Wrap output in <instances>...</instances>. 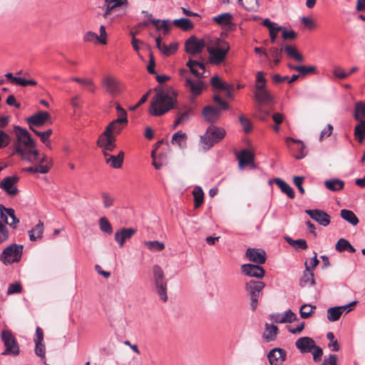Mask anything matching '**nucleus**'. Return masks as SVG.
Listing matches in <instances>:
<instances>
[{"label": "nucleus", "instance_id": "obj_1", "mask_svg": "<svg viewBox=\"0 0 365 365\" xmlns=\"http://www.w3.org/2000/svg\"><path fill=\"white\" fill-rule=\"evenodd\" d=\"M16 135V142L14 144L15 149L12 155L17 154L22 160L34 163L37 160L38 151L35 149L36 143L30 133L26 128L19 125L14 127Z\"/></svg>", "mask_w": 365, "mask_h": 365}, {"label": "nucleus", "instance_id": "obj_2", "mask_svg": "<svg viewBox=\"0 0 365 365\" xmlns=\"http://www.w3.org/2000/svg\"><path fill=\"white\" fill-rule=\"evenodd\" d=\"M155 93V95L151 100L150 113L154 116H160L174 108L177 101L178 93Z\"/></svg>", "mask_w": 365, "mask_h": 365}, {"label": "nucleus", "instance_id": "obj_3", "mask_svg": "<svg viewBox=\"0 0 365 365\" xmlns=\"http://www.w3.org/2000/svg\"><path fill=\"white\" fill-rule=\"evenodd\" d=\"M230 50L227 42L218 38H211L207 47L209 53V63L218 66L223 63Z\"/></svg>", "mask_w": 365, "mask_h": 365}, {"label": "nucleus", "instance_id": "obj_4", "mask_svg": "<svg viewBox=\"0 0 365 365\" xmlns=\"http://www.w3.org/2000/svg\"><path fill=\"white\" fill-rule=\"evenodd\" d=\"M226 135L224 128L215 125H210L206 130L204 135L200 136V142L206 150H209L215 143H219Z\"/></svg>", "mask_w": 365, "mask_h": 365}, {"label": "nucleus", "instance_id": "obj_5", "mask_svg": "<svg viewBox=\"0 0 365 365\" xmlns=\"http://www.w3.org/2000/svg\"><path fill=\"white\" fill-rule=\"evenodd\" d=\"M214 101L218 104L220 108L214 107L213 106H207L202 110V115L205 119L212 125L217 123L221 116L222 110L229 109V105L219 96L215 95L213 97Z\"/></svg>", "mask_w": 365, "mask_h": 365}, {"label": "nucleus", "instance_id": "obj_6", "mask_svg": "<svg viewBox=\"0 0 365 365\" xmlns=\"http://www.w3.org/2000/svg\"><path fill=\"white\" fill-rule=\"evenodd\" d=\"M153 273L155 292L161 300L167 302L168 280L165 277L164 272L158 264H155L153 267Z\"/></svg>", "mask_w": 365, "mask_h": 365}, {"label": "nucleus", "instance_id": "obj_7", "mask_svg": "<svg viewBox=\"0 0 365 365\" xmlns=\"http://www.w3.org/2000/svg\"><path fill=\"white\" fill-rule=\"evenodd\" d=\"M23 245L12 244L6 247L0 255L1 261L6 265L20 261L23 253Z\"/></svg>", "mask_w": 365, "mask_h": 365}, {"label": "nucleus", "instance_id": "obj_8", "mask_svg": "<svg viewBox=\"0 0 365 365\" xmlns=\"http://www.w3.org/2000/svg\"><path fill=\"white\" fill-rule=\"evenodd\" d=\"M210 39L211 38L209 36L199 39L195 36H191L185 43V51L193 56L198 54L201 53L204 48H207Z\"/></svg>", "mask_w": 365, "mask_h": 365}, {"label": "nucleus", "instance_id": "obj_9", "mask_svg": "<svg viewBox=\"0 0 365 365\" xmlns=\"http://www.w3.org/2000/svg\"><path fill=\"white\" fill-rule=\"evenodd\" d=\"M265 284L261 281L250 280L245 284V289L250 297V307L252 311L257 307L258 298Z\"/></svg>", "mask_w": 365, "mask_h": 365}, {"label": "nucleus", "instance_id": "obj_10", "mask_svg": "<svg viewBox=\"0 0 365 365\" xmlns=\"http://www.w3.org/2000/svg\"><path fill=\"white\" fill-rule=\"evenodd\" d=\"M1 340L6 347L3 354L17 356L19 354V347L16 339L10 330H3L1 334Z\"/></svg>", "mask_w": 365, "mask_h": 365}, {"label": "nucleus", "instance_id": "obj_11", "mask_svg": "<svg viewBox=\"0 0 365 365\" xmlns=\"http://www.w3.org/2000/svg\"><path fill=\"white\" fill-rule=\"evenodd\" d=\"M210 83L213 88L221 91H235L244 88L241 83H229L222 81L218 76H214L210 79Z\"/></svg>", "mask_w": 365, "mask_h": 365}, {"label": "nucleus", "instance_id": "obj_12", "mask_svg": "<svg viewBox=\"0 0 365 365\" xmlns=\"http://www.w3.org/2000/svg\"><path fill=\"white\" fill-rule=\"evenodd\" d=\"M0 217L7 225L16 228L19 222V218L15 215V211L13 208L6 207L3 205H0Z\"/></svg>", "mask_w": 365, "mask_h": 365}, {"label": "nucleus", "instance_id": "obj_13", "mask_svg": "<svg viewBox=\"0 0 365 365\" xmlns=\"http://www.w3.org/2000/svg\"><path fill=\"white\" fill-rule=\"evenodd\" d=\"M252 98L255 101L256 108L265 115H269L268 113L264 110V106H269L273 101V97L270 93H254Z\"/></svg>", "mask_w": 365, "mask_h": 365}, {"label": "nucleus", "instance_id": "obj_14", "mask_svg": "<svg viewBox=\"0 0 365 365\" xmlns=\"http://www.w3.org/2000/svg\"><path fill=\"white\" fill-rule=\"evenodd\" d=\"M115 138L113 135H109L108 129H106L99 136L97 145L104 150L103 152L113 151L115 148Z\"/></svg>", "mask_w": 365, "mask_h": 365}, {"label": "nucleus", "instance_id": "obj_15", "mask_svg": "<svg viewBox=\"0 0 365 365\" xmlns=\"http://www.w3.org/2000/svg\"><path fill=\"white\" fill-rule=\"evenodd\" d=\"M250 261L258 265L264 264L266 262V252L260 248H248L245 253Z\"/></svg>", "mask_w": 365, "mask_h": 365}, {"label": "nucleus", "instance_id": "obj_16", "mask_svg": "<svg viewBox=\"0 0 365 365\" xmlns=\"http://www.w3.org/2000/svg\"><path fill=\"white\" fill-rule=\"evenodd\" d=\"M51 118L50 114L46 111H38L36 113L27 118L26 121L29 125L30 129H34L33 126H41L49 120Z\"/></svg>", "mask_w": 365, "mask_h": 365}, {"label": "nucleus", "instance_id": "obj_17", "mask_svg": "<svg viewBox=\"0 0 365 365\" xmlns=\"http://www.w3.org/2000/svg\"><path fill=\"white\" fill-rule=\"evenodd\" d=\"M305 212L319 225L327 227L330 223V216L321 210H306Z\"/></svg>", "mask_w": 365, "mask_h": 365}, {"label": "nucleus", "instance_id": "obj_18", "mask_svg": "<svg viewBox=\"0 0 365 365\" xmlns=\"http://www.w3.org/2000/svg\"><path fill=\"white\" fill-rule=\"evenodd\" d=\"M241 269L245 274L257 279H262L265 273L264 269L258 264H245L242 265Z\"/></svg>", "mask_w": 365, "mask_h": 365}, {"label": "nucleus", "instance_id": "obj_19", "mask_svg": "<svg viewBox=\"0 0 365 365\" xmlns=\"http://www.w3.org/2000/svg\"><path fill=\"white\" fill-rule=\"evenodd\" d=\"M19 180L17 176H9L5 178L0 183V187L4 189L7 194L10 195H16L19 192V190L14 186Z\"/></svg>", "mask_w": 365, "mask_h": 365}, {"label": "nucleus", "instance_id": "obj_20", "mask_svg": "<svg viewBox=\"0 0 365 365\" xmlns=\"http://www.w3.org/2000/svg\"><path fill=\"white\" fill-rule=\"evenodd\" d=\"M287 352L281 348H274L267 354L271 365H280L285 361Z\"/></svg>", "mask_w": 365, "mask_h": 365}, {"label": "nucleus", "instance_id": "obj_21", "mask_svg": "<svg viewBox=\"0 0 365 365\" xmlns=\"http://www.w3.org/2000/svg\"><path fill=\"white\" fill-rule=\"evenodd\" d=\"M236 156L240 168H243L246 165H250L252 168H256V165L254 163V155L250 150L243 149L240 153H237Z\"/></svg>", "mask_w": 365, "mask_h": 365}, {"label": "nucleus", "instance_id": "obj_22", "mask_svg": "<svg viewBox=\"0 0 365 365\" xmlns=\"http://www.w3.org/2000/svg\"><path fill=\"white\" fill-rule=\"evenodd\" d=\"M356 304V301H353L348 304L330 307L327 310V319L329 322H336L339 319L343 312L351 306H354Z\"/></svg>", "mask_w": 365, "mask_h": 365}, {"label": "nucleus", "instance_id": "obj_23", "mask_svg": "<svg viewBox=\"0 0 365 365\" xmlns=\"http://www.w3.org/2000/svg\"><path fill=\"white\" fill-rule=\"evenodd\" d=\"M136 230L133 228H122L115 234V240L120 247H122L125 241L130 239L135 233Z\"/></svg>", "mask_w": 365, "mask_h": 365}, {"label": "nucleus", "instance_id": "obj_24", "mask_svg": "<svg viewBox=\"0 0 365 365\" xmlns=\"http://www.w3.org/2000/svg\"><path fill=\"white\" fill-rule=\"evenodd\" d=\"M295 345L301 353H309L315 345V342L311 337L303 336L296 341Z\"/></svg>", "mask_w": 365, "mask_h": 365}, {"label": "nucleus", "instance_id": "obj_25", "mask_svg": "<svg viewBox=\"0 0 365 365\" xmlns=\"http://www.w3.org/2000/svg\"><path fill=\"white\" fill-rule=\"evenodd\" d=\"M304 265L305 269L299 279V286L302 288L307 287V285L313 286L315 284L314 273L311 270V267L308 265L307 262H305Z\"/></svg>", "mask_w": 365, "mask_h": 365}, {"label": "nucleus", "instance_id": "obj_26", "mask_svg": "<svg viewBox=\"0 0 365 365\" xmlns=\"http://www.w3.org/2000/svg\"><path fill=\"white\" fill-rule=\"evenodd\" d=\"M103 155L106 157V163L110 164L112 168L118 169L122 167L124 156L123 151H120L116 155H109L107 152H103Z\"/></svg>", "mask_w": 365, "mask_h": 365}, {"label": "nucleus", "instance_id": "obj_27", "mask_svg": "<svg viewBox=\"0 0 365 365\" xmlns=\"http://www.w3.org/2000/svg\"><path fill=\"white\" fill-rule=\"evenodd\" d=\"M186 65L196 77L202 76L205 72V65L198 61L189 59Z\"/></svg>", "mask_w": 365, "mask_h": 365}, {"label": "nucleus", "instance_id": "obj_28", "mask_svg": "<svg viewBox=\"0 0 365 365\" xmlns=\"http://www.w3.org/2000/svg\"><path fill=\"white\" fill-rule=\"evenodd\" d=\"M101 83L104 88L111 90V91H118L123 88L120 82L110 76H105L101 80Z\"/></svg>", "mask_w": 365, "mask_h": 365}, {"label": "nucleus", "instance_id": "obj_29", "mask_svg": "<svg viewBox=\"0 0 365 365\" xmlns=\"http://www.w3.org/2000/svg\"><path fill=\"white\" fill-rule=\"evenodd\" d=\"M162 38L159 36L155 38L156 47L165 56H168L176 51L178 43H172L169 46L161 42Z\"/></svg>", "mask_w": 365, "mask_h": 365}, {"label": "nucleus", "instance_id": "obj_30", "mask_svg": "<svg viewBox=\"0 0 365 365\" xmlns=\"http://www.w3.org/2000/svg\"><path fill=\"white\" fill-rule=\"evenodd\" d=\"M127 0H105L106 11L103 14L104 18H108L111 11L118 7L127 5Z\"/></svg>", "mask_w": 365, "mask_h": 365}, {"label": "nucleus", "instance_id": "obj_31", "mask_svg": "<svg viewBox=\"0 0 365 365\" xmlns=\"http://www.w3.org/2000/svg\"><path fill=\"white\" fill-rule=\"evenodd\" d=\"M187 137L185 133H183L182 130H178L173 135L171 143L178 145L179 148L183 150L187 146Z\"/></svg>", "mask_w": 365, "mask_h": 365}, {"label": "nucleus", "instance_id": "obj_32", "mask_svg": "<svg viewBox=\"0 0 365 365\" xmlns=\"http://www.w3.org/2000/svg\"><path fill=\"white\" fill-rule=\"evenodd\" d=\"M284 51L289 58L294 59L297 62L302 63L304 61V56L294 46L286 44L284 46Z\"/></svg>", "mask_w": 365, "mask_h": 365}, {"label": "nucleus", "instance_id": "obj_33", "mask_svg": "<svg viewBox=\"0 0 365 365\" xmlns=\"http://www.w3.org/2000/svg\"><path fill=\"white\" fill-rule=\"evenodd\" d=\"M274 182L280 188L281 191L285 193L290 199L295 197V192L293 188L285 181L280 178H274Z\"/></svg>", "mask_w": 365, "mask_h": 365}, {"label": "nucleus", "instance_id": "obj_34", "mask_svg": "<svg viewBox=\"0 0 365 365\" xmlns=\"http://www.w3.org/2000/svg\"><path fill=\"white\" fill-rule=\"evenodd\" d=\"M277 44L280 46V48L272 46L269 48V56L273 59L275 65H278L280 63L282 51H284V46L282 43L277 42Z\"/></svg>", "mask_w": 365, "mask_h": 365}, {"label": "nucleus", "instance_id": "obj_35", "mask_svg": "<svg viewBox=\"0 0 365 365\" xmlns=\"http://www.w3.org/2000/svg\"><path fill=\"white\" fill-rule=\"evenodd\" d=\"M185 85L190 89V91L192 92L202 91L207 88V85L201 80H197L196 82H194L189 78H186Z\"/></svg>", "mask_w": 365, "mask_h": 365}, {"label": "nucleus", "instance_id": "obj_36", "mask_svg": "<svg viewBox=\"0 0 365 365\" xmlns=\"http://www.w3.org/2000/svg\"><path fill=\"white\" fill-rule=\"evenodd\" d=\"M284 240L297 251L304 250L308 247L307 241L304 239L293 240L289 236L284 237Z\"/></svg>", "mask_w": 365, "mask_h": 365}, {"label": "nucleus", "instance_id": "obj_37", "mask_svg": "<svg viewBox=\"0 0 365 365\" xmlns=\"http://www.w3.org/2000/svg\"><path fill=\"white\" fill-rule=\"evenodd\" d=\"M324 185L328 190L336 192L344 188V182L338 178H332L330 180H327L324 182Z\"/></svg>", "mask_w": 365, "mask_h": 365}, {"label": "nucleus", "instance_id": "obj_38", "mask_svg": "<svg viewBox=\"0 0 365 365\" xmlns=\"http://www.w3.org/2000/svg\"><path fill=\"white\" fill-rule=\"evenodd\" d=\"M233 16L230 13H222L213 17L212 21L221 26H227L232 24Z\"/></svg>", "mask_w": 365, "mask_h": 365}, {"label": "nucleus", "instance_id": "obj_39", "mask_svg": "<svg viewBox=\"0 0 365 365\" xmlns=\"http://www.w3.org/2000/svg\"><path fill=\"white\" fill-rule=\"evenodd\" d=\"M278 333V327L274 324L269 325V324H265V331L263 334V338L267 341H272L274 340L277 334Z\"/></svg>", "mask_w": 365, "mask_h": 365}, {"label": "nucleus", "instance_id": "obj_40", "mask_svg": "<svg viewBox=\"0 0 365 365\" xmlns=\"http://www.w3.org/2000/svg\"><path fill=\"white\" fill-rule=\"evenodd\" d=\"M43 232V223L39 221L38 223L33 227L29 232V239L31 241H36L41 238Z\"/></svg>", "mask_w": 365, "mask_h": 365}, {"label": "nucleus", "instance_id": "obj_41", "mask_svg": "<svg viewBox=\"0 0 365 365\" xmlns=\"http://www.w3.org/2000/svg\"><path fill=\"white\" fill-rule=\"evenodd\" d=\"M341 217L351 225L355 226L359 223V219L356 215L349 210L343 209L341 210Z\"/></svg>", "mask_w": 365, "mask_h": 365}, {"label": "nucleus", "instance_id": "obj_42", "mask_svg": "<svg viewBox=\"0 0 365 365\" xmlns=\"http://www.w3.org/2000/svg\"><path fill=\"white\" fill-rule=\"evenodd\" d=\"M289 141L298 143V147H297L298 153L297 155H295V158L298 159V160L304 158L307 155V151H306V147L303 144V143L300 140H295L291 137H287L286 138V142L289 143Z\"/></svg>", "mask_w": 365, "mask_h": 365}, {"label": "nucleus", "instance_id": "obj_43", "mask_svg": "<svg viewBox=\"0 0 365 365\" xmlns=\"http://www.w3.org/2000/svg\"><path fill=\"white\" fill-rule=\"evenodd\" d=\"M173 24L183 31H189L192 29L194 26L192 21L186 18L175 19L173 21Z\"/></svg>", "mask_w": 365, "mask_h": 365}, {"label": "nucleus", "instance_id": "obj_44", "mask_svg": "<svg viewBox=\"0 0 365 365\" xmlns=\"http://www.w3.org/2000/svg\"><path fill=\"white\" fill-rule=\"evenodd\" d=\"M195 201V208H198L203 203L204 192L200 186H196L192 191Z\"/></svg>", "mask_w": 365, "mask_h": 365}, {"label": "nucleus", "instance_id": "obj_45", "mask_svg": "<svg viewBox=\"0 0 365 365\" xmlns=\"http://www.w3.org/2000/svg\"><path fill=\"white\" fill-rule=\"evenodd\" d=\"M160 22V19H151V24H154L156 27L157 30L163 29L164 31V35H167L170 31V20L164 19L162 21L161 24H159Z\"/></svg>", "mask_w": 365, "mask_h": 365}, {"label": "nucleus", "instance_id": "obj_46", "mask_svg": "<svg viewBox=\"0 0 365 365\" xmlns=\"http://www.w3.org/2000/svg\"><path fill=\"white\" fill-rule=\"evenodd\" d=\"M83 41L85 42L98 41L101 44H106V39L105 38H100L96 33L93 31H87L83 36Z\"/></svg>", "mask_w": 365, "mask_h": 365}, {"label": "nucleus", "instance_id": "obj_47", "mask_svg": "<svg viewBox=\"0 0 365 365\" xmlns=\"http://www.w3.org/2000/svg\"><path fill=\"white\" fill-rule=\"evenodd\" d=\"M11 84L21 86L22 87H27L29 86H36L37 82L33 79L26 80L21 77L15 76L14 78H13Z\"/></svg>", "mask_w": 365, "mask_h": 365}, {"label": "nucleus", "instance_id": "obj_48", "mask_svg": "<svg viewBox=\"0 0 365 365\" xmlns=\"http://www.w3.org/2000/svg\"><path fill=\"white\" fill-rule=\"evenodd\" d=\"M354 117L356 120H361L362 117L365 118V103L362 102L356 103Z\"/></svg>", "mask_w": 365, "mask_h": 365}, {"label": "nucleus", "instance_id": "obj_49", "mask_svg": "<svg viewBox=\"0 0 365 365\" xmlns=\"http://www.w3.org/2000/svg\"><path fill=\"white\" fill-rule=\"evenodd\" d=\"M144 243L152 252H160L165 249V244L159 241H145Z\"/></svg>", "mask_w": 365, "mask_h": 365}, {"label": "nucleus", "instance_id": "obj_50", "mask_svg": "<svg viewBox=\"0 0 365 365\" xmlns=\"http://www.w3.org/2000/svg\"><path fill=\"white\" fill-rule=\"evenodd\" d=\"M239 121L242 127V129L245 133H249L252 130V124L251 121L246 118L244 115L239 116Z\"/></svg>", "mask_w": 365, "mask_h": 365}, {"label": "nucleus", "instance_id": "obj_51", "mask_svg": "<svg viewBox=\"0 0 365 365\" xmlns=\"http://www.w3.org/2000/svg\"><path fill=\"white\" fill-rule=\"evenodd\" d=\"M316 306H311L310 304H304L301 306L299 313L303 319L309 318L312 313V309H315Z\"/></svg>", "mask_w": 365, "mask_h": 365}, {"label": "nucleus", "instance_id": "obj_52", "mask_svg": "<svg viewBox=\"0 0 365 365\" xmlns=\"http://www.w3.org/2000/svg\"><path fill=\"white\" fill-rule=\"evenodd\" d=\"M23 170L29 172L31 173H42V174H46V173H48V167L47 165H38L36 167L31 166V167H29L26 168H24Z\"/></svg>", "mask_w": 365, "mask_h": 365}, {"label": "nucleus", "instance_id": "obj_53", "mask_svg": "<svg viewBox=\"0 0 365 365\" xmlns=\"http://www.w3.org/2000/svg\"><path fill=\"white\" fill-rule=\"evenodd\" d=\"M327 338L330 341L328 344V346L333 351H338L340 349V346L336 339H335V336L333 332H328L327 334Z\"/></svg>", "mask_w": 365, "mask_h": 365}, {"label": "nucleus", "instance_id": "obj_54", "mask_svg": "<svg viewBox=\"0 0 365 365\" xmlns=\"http://www.w3.org/2000/svg\"><path fill=\"white\" fill-rule=\"evenodd\" d=\"M99 225H100V229L101 231H103L106 233H108V234L112 233V231H113L112 226H111L110 223L109 222V221L106 219V217H102L100 218Z\"/></svg>", "mask_w": 365, "mask_h": 365}, {"label": "nucleus", "instance_id": "obj_55", "mask_svg": "<svg viewBox=\"0 0 365 365\" xmlns=\"http://www.w3.org/2000/svg\"><path fill=\"white\" fill-rule=\"evenodd\" d=\"M317 70V68L314 66H298L297 71L299 72V75L301 76H306L309 73H314Z\"/></svg>", "mask_w": 365, "mask_h": 365}, {"label": "nucleus", "instance_id": "obj_56", "mask_svg": "<svg viewBox=\"0 0 365 365\" xmlns=\"http://www.w3.org/2000/svg\"><path fill=\"white\" fill-rule=\"evenodd\" d=\"M256 81H257V84H256L257 89L259 91H262L265 88V83H266V80L264 76L263 72L259 71L257 73Z\"/></svg>", "mask_w": 365, "mask_h": 365}, {"label": "nucleus", "instance_id": "obj_57", "mask_svg": "<svg viewBox=\"0 0 365 365\" xmlns=\"http://www.w3.org/2000/svg\"><path fill=\"white\" fill-rule=\"evenodd\" d=\"M32 131L36 135H38V137H40L41 138V140L42 141V143H43L44 144H46L48 140V138L50 137V135H51L52 133V130L51 129H48L46 130V131L44 132H41V131H38L36 129H32Z\"/></svg>", "mask_w": 365, "mask_h": 365}, {"label": "nucleus", "instance_id": "obj_58", "mask_svg": "<svg viewBox=\"0 0 365 365\" xmlns=\"http://www.w3.org/2000/svg\"><path fill=\"white\" fill-rule=\"evenodd\" d=\"M9 237V232L7 227L0 220V244L6 241Z\"/></svg>", "mask_w": 365, "mask_h": 365}, {"label": "nucleus", "instance_id": "obj_59", "mask_svg": "<svg viewBox=\"0 0 365 365\" xmlns=\"http://www.w3.org/2000/svg\"><path fill=\"white\" fill-rule=\"evenodd\" d=\"M103 200V206L106 208H108L111 207L115 201V198L110 195L108 192H102L101 194Z\"/></svg>", "mask_w": 365, "mask_h": 365}, {"label": "nucleus", "instance_id": "obj_60", "mask_svg": "<svg viewBox=\"0 0 365 365\" xmlns=\"http://www.w3.org/2000/svg\"><path fill=\"white\" fill-rule=\"evenodd\" d=\"M349 244L350 242L344 238H340L336 242L335 248L338 252H342L347 250Z\"/></svg>", "mask_w": 365, "mask_h": 365}, {"label": "nucleus", "instance_id": "obj_61", "mask_svg": "<svg viewBox=\"0 0 365 365\" xmlns=\"http://www.w3.org/2000/svg\"><path fill=\"white\" fill-rule=\"evenodd\" d=\"M310 353H312L313 356L314 361L315 362H318L322 359V356L323 355V350L321 347L315 344Z\"/></svg>", "mask_w": 365, "mask_h": 365}, {"label": "nucleus", "instance_id": "obj_62", "mask_svg": "<svg viewBox=\"0 0 365 365\" xmlns=\"http://www.w3.org/2000/svg\"><path fill=\"white\" fill-rule=\"evenodd\" d=\"M10 136L0 129V149L6 147L10 143Z\"/></svg>", "mask_w": 365, "mask_h": 365}, {"label": "nucleus", "instance_id": "obj_63", "mask_svg": "<svg viewBox=\"0 0 365 365\" xmlns=\"http://www.w3.org/2000/svg\"><path fill=\"white\" fill-rule=\"evenodd\" d=\"M282 36L284 40H294L297 37V34L294 30L288 31L284 27L282 32Z\"/></svg>", "mask_w": 365, "mask_h": 365}, {"label": "nucleus", "instance_id": "obj_64", "mask_svg": "<svg viewBox=\"0 0 365 365\" xmlns=\"http://www.w3.org/2000/svg\"><path fill=\"white\" fill-rule=\"evenodd\" d=\"M46 348L43 342L35 343V354L41 359L45 358Z\"/></svg>", "mask_w": 365, "mask_h": 365}]
</instances>
